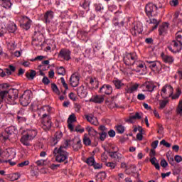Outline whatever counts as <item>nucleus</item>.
Segmentation results:
<instances>
[{
	"instance_id": "46",
	"label": "nucleus",
	"mask_w": 182,
	"mask_h": 182,
	"mask_svg": "<svg viewBox=\"0 0 182 182\" xmlns=\"http://www.w3.org/2000/svg\"><path fill=\"white\" fill-rule=\"evenodd\" d=\"M176 112L178 114H182V100L179 101Z\"/></svg>"
},
{
	"instance_id": "31",
	"label": "nucleus",
	"mask_w": 182,
	"mask_h": 182,
	"mask_svg": "<svg viewBox=\"0 0 182 182\" xmlns=\"http://www.w3.org/2000/svg\"><path fill=\"white\" fill-rule=\"evenodd\" d=\"M82 141L85 146H90L92 144V140L87 136V134H85L82 138Z\"/></svg>"
},
{
	"instance_id": "3",
	"label": "nucleus",
	"mask_w": 182,
	"mask_h": 182,
	"mask_svg": "<svg viewBox=\"0 0 182 182\" xmlns=\"http://www.w3.org/2000/svg\"><path fill=\"white\" fill-rule=\"evenodd\" d=\"M65 144V146H60V149L55 148L53 153L55 155V161H57V163H64V164H68L69 153L65 149L69 146V141H66Z\"/></svg>"
},
{
	"instance_id": "4",
	"label": "nucleus",
	"mask_w": 182,
	"mask_h": 182,
	"mask_svg": "<svg viewBox=\"0 0 182 182\" xmlns=\"http://www.w3.org/2000/svg\"><path fill=\"white\" fill-rule=\"evenodd\" d=\"M137 61V54L136 53H127L124 57V63L127 66H134Z\"/></svg>"
},
{
	"instance_id": "21",
	"label": "nucleus",
	"mask_w": 182,
	"mask_h": 182,
	"mask_svg": "<svg viewBox=\"0 0 182 182\" xmlns=\"http://www.w3.org/2000/svg\"><path fill=\"white\" fill-rule=\"evenodd\" d=\"M23 19H24V22H26V23L23 24V29H26V31L29 30L31 25H32V20L29 19L28 16H23Z\"/></svg>"
},
{
	"instance_id": "63",
	"label": "nucleus",
	"mask_w": 182,
	"mask_h": 182,
	"mask_svg": "<svg viewBox=\"0 0 182 182\" xmlns=\"http://www.w3.org/2000/svg\"><path fill=\"white\" fill-rule=\"evenodd\" d=\"M42 82L44 85H49V83L50 82V81L49 80V78H48L47 77H44L43 78Z\"/></svg>"
},
{
	"instance_id": "34",
	"label": "nucleus",
	"mask_w": 182,
	"mask_h": 182,
	"mask_svg": "<svg viewBox=\"0 0 182 182\" xmlns=\"http://www.w3.org/2000/svg\"><path fill=\"white\" fill-rule=\"evenodd\" d=\"M16 24L11 23L8 26V31L9 32H10L11 33H14L16 31Z\"/></svg>"
},
{
	"instance_id": "58",
	"label": "nucleus",
	"mask_w": 182,
	"mask_h": 182,
	"mask_svg": "<svg viewBox=\"0 0 182 182\" xmlns=\"http://www.w3.org/2000/svg\"><path fill=\"white\" fill-rule=\"evenodd\" d=\"M161 167H164V168H166V167L168 166V164H167V161H166V159H163L161 161Z\"/></svg>"
},
{
	"instance_id": "2",
	"label": "nucleus",
	"mask_w": 182,
	"mask_h": 182,
	"mask_svg": "<svg viewBox=\"0 0 182 182\" xmlns=\"http://www.w3.org/2000/svg\"><path fill=\"white\" fill-rule=\"evenodd\" d=\"M18 96L19 91L16 89L2 90L0 92V105L2 102H6L9 105H16Z\"/></svg>"
},
{
	"instance_id": "30",
	"label": "nucleus",
	"mask_w": 182,
	"mask_h": 182,
	"mask_svg": "<svg viewBox=\"0 0 182 182\" xmlns=\"http://www.w3.org/2000/svg\"><path fill=\"white\" fill-rule=\"evenodd\" d=\"M144 86L146 89V90H148V92H153V90H154V87H156V86L153 85V83L149 82H146Z\"/></svg>"
},
{
	"instance_id": "22",
	"label": "nucleus",
	"mask_w": 182,
	"mask_h": 182,
	"mask_svg": "<svg viewBox=\"0 0 182 182\" xmlns=\"http://www.w3.org/2000/svg\"><path fill=\"white\" fill-rule=\"evenodd\" d=\"M168 29V24L167 23H165L159 26V35H164L165 33H167V31Z\"/></svg>"
},
{
	"instance_id": "57",
	"label": "nucleus",
	"mask_w": 182,
	"mask_h": 182,
	"mask_svg": "<svg viewBox=\"0 0 182 182\" xmlns=\"http://www.w3.org/2000/svg\"><path fill=\"white\" fill-rule=\"evenodd\" d=\"M36 164L38 166H45V160L41 159V160H38L36 162Z\"/></svg>"
},
{
	"instance_id": "49",
	"label": "nucleus",
	"mask_w": 182,
	"mask_h": 182,
	"mask_svg": "<svg viewBox=\"0 0 182 182\" xmlns=\"http://www.w3.org/2000/svg\"><path fill=\"white\" fill-rule=\"evenodd\" d=\"M95 162V158L93 157H90L87 159V164H88L89 166H93Z\"/></svg>"
},
{
	"instance_id": "18",
	"label": "nucleus",
	"mask_w": 182,
	"mask_h": 182,
	"mask_svg": "<svg viewBox=\"0 0 182 182\" xmlns=\"http://www.w3.org/2000/svg\"><path fill=\"white\" fill-rule=\"evenodd\" d=\"M77 93L78 96L81 98H85L87 96V92L85 88V86L82 85L77 89Z\"/></svg>"
},
{
	"instance_id": "11",
	"label": "nucleus",
	"mask_w": 182,
	"mask_h": 182,
	"mask_svg": "<svg viewBox=\"0 0 182 182\" xmlns=\"http://www.w3.org/2000/svg\"><path fill=\"white\" fill-rule=\"evenodd\" d=\"M143 32V26L140 23H137L131 30V33L133 36H137Z\"/></svg>"
},
{
	"instance_id": "24",
	"label": "nucleus",
	"mask_w": 182,
	"mask_h": 182,
	"mask_svg": "<svg viewBox=\"0 0 182 182\" xmlns=\"http://www.w3.org/2000/svg\"><path fill=\"white\" fill-rule=\"evenodd\" d=\"M30 140H33L34 137H36L38 134V132L35 129H28L27 130V133L26 134Z\"/></svg>"
},
{
	"instance_id": "5",
	"label": "nucleus",
	"mask_w": 182,
	"mask_h": 182,
	"mask_svg": "<svg viewBox=\"0 0 182 182\" xmlns=\"http://www.w3.org/2000/svg\"><path fill=\"white\" fill-rule=\"evenodd\" d=\"M146 65V66H148V68H150L152 72H155V73H160V70H161V63L158 61H151L150 60H147L145 61Z\"/></svg>"
},
{
	"instance_id": "62",
	"label": "nucleus",
	"mask_w": 182,
	"mask_h": 182,
	"mask_svg": "<svg viewBox=\"0 0 182 182\" xmlns=\"http://www.w3.org/2000/svg\"><path fill=\"white\" fill-rule=\"evenodd\" d=\"M146 99V95L144 94H138L137 95V100H144Z\"/></svg>"
},
{
	"instance_id": "37",
	"label": "nucleus",
	"mask_w": 182,
	"mask_h": 182,
	"mask_svg": "<svg viewBox=\"0 0 182 182\" xmlns=\"http://www.w3.org/2000/svg\"><path fill=\"white\" fill-rule=\"evenodd\" d=\"M5 132L7 134H12L16 132V128L14 126H11L5 129Z\"/></svg>"
},
{
	"instance_id": "19",
	"label": "nucleus",
	"mask_w": 182,
	"mask_h": 182,
	"mask_svg": "<svg viewBox=\"0 0 182 182\" xmlns=\"http://www.w3.org/2000/svg\"><path fill=\"white\" fill-rule=\"evenodd\" d=\"M53 19V11H48L44 14V21L46 23H50V21Z\"/></svg>"
},
{
	"instance_id": "40",
	"label": "nucleus",
	"mask_w": 182,
	"mask_h": 182,
	"mask_svg": "<svg viewBox=\"0 0 182 182\" xmlns=\"http://www.w3.org/2000/svg\"><path fill=\"white\" fill-rule=\"evenodd\" d=\"M139 133L136 134V139L137 140L141 141L143 140V134L141 133H143V128H141V127H139Z\"/></svg>"
},
{
	"instance_id": "43",
	"label": "nucleus",
	"mask_w": 182,
	"mask_h": 182,
	"mask_svg": "<svg viewBox=\"0 0 182 182\" xmlns=\"http://www.w3.org/2000/svg\"><path fill=\"white\" fill-rule=\"evenodd\" d=\"M180 95H181V90L180 88H177L176 94L172 96V99H178V97H180Z\"/></svg>"
},
{
	"instance_id": "10",
	"label": "nucleus",
	"mask_w": 182,
	"mask_h": 182,
	"mask_svg": "<svg viewBox=\"0 0 182 182\" xmlns=\"http://www.w3.org/2000/svg\"><path fill=\"white\" fill-rule=\"evenodd\" d=\"M117 151H119V149H117V151H114L108 150L107 151V154H109L111 159H113L116 161H120V160L123 159V156H122L121 154Z\"/></svg>"
},
{
	"instance_id": "44",
	"label": "nucleus",
	"mask_w": 182,
	"mask_h": 182,
	"mask_svg": "<svg viewBox=\"0 0 182 182\" xmlns=\"http://www.w3.org/2000/svg\"><path fill=\"white\" fill-rule=\"evenodd\" d=\"M88 79L90 85H92V86H95V85H99V82H97V79H96L95 77H89Z\"/></svg>"
},
{
	"instance_id": "53",
	"label": "nucleus",
	"mask_w": 182,
	"mask_h": 182,
	"mask_svg": "<svg viewBox=\"0 0 182 182\" xmlns=\"http://www.w3.org/2000/svg\"><path fill=\"white\" fill-rule=\"evenodd\" d=\"M74 107H75V112H77V113H79V112H80V109H82V105H80V104L75 103L74 105Z\"/></svg>"
},
{
	"instance_id": "64",
	"label": "nucleus",
	"mask_w": 182,
	"mask_h": 182,
	"mask_svg": "<svg viewBox=\"0 0 182 182\" xmlns=\"http://www.w3.org/2000/svg\"><path fill=\"white\" fill-rule=\"evenodd\" d=\"M174 160H175V161H176V163H181V161H182V158L181 156L176 155L174 157Z\"/></svg>"
},
{
	"instance_id": "52",
	"label": "nucleus",
	"mask_w": 182,
	"mask_h": 182,
	"mask_svg": "<svg viewBox=\"0 0 182 182\" xmlns=\"http://www.w3.org/2000/svg\"><path fill=\"white\" fill-rule=\"evenodd\" d=\"M160 144L165 146V147H168V148L171 147V144L170 143L166 141V140H164V139L161 141Z\"/></svg>"
},
{
	"instance_id": "42",
	"label": "nucleus",
	"mask_w": 182,
	"mask_h": 182,
	"mask_svg": "<svg viewBox=\"0 0 182 182\" xmlns=\"http://www.w3.org/2000/svg\"><path fill=\"white\" fill-rule=\"evenodd\" d=\"M99 136H100V140L101 141H105V140L106 139V137L107 136V132H100Z\"/></svg>"
},
{
	"instance_id": "56",
	"label": "nucleus",
	"mask_w": 182,
	"mask_h": 182,
	"mask_svg": "<svg viewBox=\"0 0 182 182\" xmlns=\"http://www.w3.org/2000/svg\"><path fill=\"white\" fill-rule=\"evenodd\" d=\"M95 11H97V12H100V11L103 9V6H102V4H95Z\"/></svg>"
},
{
	"instance_id": "7",
	"label": "nucleus",
	"mask_w": 182,
	"mask_h": 182,
	"mask_svg": "<svg viewBox=\"0 0 182 182\" xmlns=\"http://www.w3.org/2000/svg\"><path fill=\"white\" fill-rule=\"evenodd\" d=\"M145 12L149 18L157 16V6L153 3H149L145 7Z\"/></svg>"
},
{
	"instance_id": "61",
	"label": "nucleus",
	"mask_w": 182,
	"mask_h": 182,
	"mask_svg": "<svg viewBox=\"0 0 182 182\" xmlns=\"http://www.w3.org/2000/svg\"><path fill=\"white\" fill-rule=\"evenodd\" d=\"M60 164H52L51 165H50V168H51V170H56L58 167H60Z\"/></svg>"
},
{
	"instance_id": "17",
	"label": "nucleus",
	"mask_w": 182,
	"mask_h": 182,
	"mask_svg": "<svg viewBox=\"0 0 182 182\" xmlns=\"http://www.w3.org/2000/svg\"><path fill=\"white\" fill-rule=\"evenodd\" d=\"M161 58H162V60L165 63H168V65H171L174 62V58L171 55H165L164 53H161Z\"/></svg>"
},
{
	"instance_id": "50",
	"label": "nucleus",
	"mask_w": 182,
	"mask_h": 182,
	"mask_svg": "<svg viewBox=\"0 0 182 182\" xmlns=\"http://www.w3.org/2000/svg\"><path fill=\"white\" fill-rule=\"evenodd\" d=\"M167 103H168V100H163L160 102V109H164L166 106H167Z\"/></svg>"
},
{
	"instance_id": "48",
	"label": "nucleus",
	"mask_w": 182,
	"mask_h": 182,
	"mask_svg": "<svg viewBox=\"0 0 182 182\" xmlns=\"http://www.w3.org/2000/svg\"><path fill=\"white\" fill-rule=\"evenodd\" d=\"M108 159H109V156H107V154H106V152H104L101 155V161H103V163H106Z\"/></svg>"
},
{
	"instance_id": "55",
	"label": "nucleus",
	"mask_w": 182,
	"mask_h": 182,
	"mask_svg": "<svg viewBox=\"0 0 182 182\" xmlns=\"http://www.w3.org/2000/svg\"><path fill=\"white\" fill-rule=\"evenodd\" d=\"M60 80H61V83H62L63 87H65V90H68V89H69V87H68V84H66V82L65 81V78L61 77Z\"/></svg>"
},
{
	"instance_id": "8",
	"label": "nucleus",
	"mask_w": 182,
	"mask_h": 182,
	"mask_svg": "<svg viewBox=\"0 0 182 182\" xmlns=\"http://www.w3.org/2000/svg\"><path fill=\"white\" fill-rule=\"evenodd\" d=\"M161 92V96H163L164 97H171V96H173L174 90L173 89V87H171V85H166L163 87Z\"/></svg>"
},
{
	"instance_id": "25",
	"label": "nucleus",
	"mask_w": 182,
	"mask_h": 182,
	"mask_svg": "<svg viewBox=\"0 0 182 182\" xmlns=\"http://www.w3.org/2000/svg\"><path fill=\"white\" fill-rule=\"evenodd\" d=\"M35 76H36V71L33 70H31L26 73V77H27L28 80H33V79H35Z\"/></svg>"
},
{
	"instance_id": "29",
	"label": "nucleus",
	"mask_w": 182,
	"mask_h": 182,
	"mask_svg": "<svg viewBox=\"0 0 182 182\" xmlns=\"http://www.w3.org/2000/svg\"><path fill=\"white\" fill-rule=\"evenodd\" d=\"M29 140H31L26 134L23 135L21 139V143L23 144L24 146H31V144H29Z\"/></svg>"
},
{
	"instance_id": "33",
	"label": "nucleus",
	"mask_w": 182,
	"mask_h": 182,
	"mask_svg": "<svg viewBox=\"0 0 182 182\" xmlns=\"http://www.w3.org/2000/svg\"><path fill=\"white\" fill-rule=\"evenodd\" d=\"M139 89V84H134L132 85L129 88L126 90L127 93H133V92H136Z\"/></svg>"
},
{
	"instance_id": "54",
	"label": "nucleus",
	"mask_w": 182,
	"mask_h": 182,
	"mask_svg": "<svg viewBox=\"0 0 182 182\" xmlns=\"http://www.w3.org/2000/svg\"><path fill=\"white\" fill-rule=\"evenodd\" d=\"M29 165V161H24L20 164H18V167H25V166Z\"/></svg>"
},
{
	"instance_id": "27",
	"label": "nucleus",
	"mask_w": 182,
	"mask_h": 182,
	"mask_svg": "<svg viewBox=\"0 0 182 182\" xmlns=\"http://www.w3.org/2000/svg\"><path fill=\"white\" fill-rule=\"evenodd\" d=\"M80 6L83 8V9H87V11H89V6H90V1H89V0H81L80 3Z\"/></svg>"
},
{
	"instance_id": "35",
	"label": "nucleus",
	"mask_w": 182,
	"mask_h": 182,
	"mask_svg": "<svg viewBox=\"0 0 182 182\" xmlns=\"http://www.w3.org/2000/svg\"><path fill=\"white\" fill-rule=\"evenodd\" d=\"M20 176L19 173H11L9 175V178L11 180V181H15L19 178Z\"/></svg>"
},
{
	"instance_id": "16",
	"label": "nucleus",
	"mask_w": 182,
	"mask_h": 182,
	"mask_svg": "<svg viewBox=\"0 0 182 182\" xmlns=\"http://www.w3.org/2000/svg\"><path fill=\"white\" fill-rule=\"evenodd\" d=\"M75 122H76V115H75V114H72L69 116L68 119V129L70 132H73V130H75V128L73 127V123H75Z\"/></svg>"
},
{
	"instance_id": "20",
	"label": "nucleus",
	"mask_w": 182,
	"mask_h": 182,
	"mask_svg": "<svg viewBox=\"0 0 182 182\" xmlns=\"http://www.w3.org/2000/svg\"><path fill=\"white\" fill-rule=\"evenodd\" d=\"M90 102H93V103H103L105 102V96L95 95L90 100Z\"/></svg>"
},
{
	"instance_id": "60",
	"label": "nucleus",
	"mask_w": 182,
	"mask_h": 182,
	"mask_svg": "<svg viewBox=\"0 0 182 182\" xmlns=\"http://www.w3.org/2000/svg\"><path fill=\"white\" fill-rule=\"evenodd\" d=\"M92 166H94V168H95L96 170L102 168V164H97L95 162H94V164Z\"/></svg>"
},
{
	"instance_id": "28",
	"label": "nucleus",
	"mask_w": 182,
	"mask_h": 182,
	"mask_svg": "<svg viewBox=\"0 0 182 182\" xmlns=\"http://www.w3.org/2000/svg\"><path fill=\"white\" fill-rule=\"evenodd\" d=\"M63 137V134L61 132H57L55 135V138L53 139V144L55 146L58 144V141Z\"/></svg>"
},
{
	"instance_id": "12",
	"label": "nucleus",
	"mask_w": 182,
	"mask_h": 182,
	"mask_svg": "<svg viewBox=\"0 0 182 182\" xmlns=\"http://www.w3.org/2000/svg\"><path fill=\"white\" fill-rule=\"evenodd\" d=\"M59 58H62L64 60H70V50L66 48L61 49L58 54Z\"/></svg>"
},
{
	"instance_id": "38",
	"label": "nucleus",
	"mask_w": 182,
	"mask_h": 182,
	"mask_svg": "<svg viewBox=\"0 0 182 182\" xmlns=\"http://www.w3.org/2000/svg\"><path fill=\"white\" fill-rule=\"evenodd\" d=\"M176 40L182 44V31H178L176 33Z\"/></svg>"
},
{
	"instance_id": "26",
	"label": "nucleus",
	"mask_w": 182,
	"mask_h": 182,
	"mask_svg": "<svg viewBox=\"0 0 182 182\" xmlns=\"http://www.w3.org/2000/svg\"><path fill=\"white\" fill-rule=\"evenodd\" d=\"M1 6L6 9H9L11 6H12V3H11L10 0H1L0 1Z\"/></svg>"
},
{
	"instance_id": "45",
	"label": "nucleus",
	"mask_w": 182,
	"mask_h": 182,
	"mask_svg": "<svg viewBox=\"0 0 182 182\" xmlns=\"http://www.w3.org/2000/svg\"><path fill=\"white\" fill-rule=\"evenodd\" d=\"M51 89L54 93H56V95H59V89L58 88V86L55 83L51 84Z\"/></svg>"
},
{
	"instance_id": "15",
	"label": "nucleus",
	"mask_w": 182,
	"mask_h": 182,
	"mask_svg": "<svg viewBox=\"0 0 182 182\" xmlns=\"http://www.w3.org/2000/svg\"><path fill=\"white\" fill-rule=\"evenodd\" d=\"M79 80L80 78L77 74H73L70 78V85L73 86V87H76L79 85Z\"/></svg>"
},
{
	"instance_id": "6",
	"label": "nucleus",
	"mask_w": 182,
	"mask_h": 182,
	"mask_svg": "<svg viewBox=\"0 0 182 182\" xmlns=\"http://www.w3.org/2000/svg\"><path fill=\"white\" fill-rule=\"evenodd\" d=\"M31 97H32V91L27 90L20 97L19 101L22 106H28L31 103Z\"/></svg>"
},
{
	"instance_id": "1",
	"label": "nucleus",
	"mask_w": 182,
	"mask_h": 182,
	"mask_svg": "<svg viewBox=\"0 0 182 182\" xmlns=\"http://www.w3.org/2000/svg\"><path fill=\"white\" fill-rule=\"evenodd\" d=\"M52 108L49 106H44L38 111V116L41 117V127L43 130L48 131L52 127V117H50V111Z\"/></svg>"
},
{
	"instance_id": "36",
	"label": "nucleus",
	"mask_w": 182,
	"mask_h": 182,
	"mask_svg": "<svg viewBox=\"0 0 182 182\" xmlns=\"http://www.w3.org/2000/svg\"><path fill=\"white\" fill-rule=\"evenodd\" d=\"M89 136H92V137H96L97 136V131L95 130V129L90 127L87 129Z\"/></svg>"
},
{
	"instance_id": "32",
	"label": "nucleus",
	"mask_w": 182,
	"mask_h": 182,
	"mask_svg": "<svg viewBox=\"0 0 182 182\" xmlns=\"http://www.w3.org/2000/svg\"><path fill=\"white\" fill-rule=\"evenodd\" d=\"M112 82L114 83L116 89H120L121 87H123V86H124V83H123V82H122V80H113Z\"/></svg>"
},
{
	"instance_id": "14",
	"label": "nucleus",
	"mask_w": 182,
	"mask_h": 182,
	"mask_svg": "<svg viewBox=\"0 0 182 182\" xmlns=\"http://www.w3.org/2000/svg\"><path fill=\"white\" fill-rule=\"evenodd\" d=\"M113 92V89L112 86L109 85H103L102 87L100 89V93L102 95H112Z\"/></svg>"
},
{
	"instance_id": "9",
	"label": "nucleus",
	"mask_w": 182,
	"mask_h": 182,
	"mask_svg": "<svg viewBox=\"0 0 182 182\" xmlns=\"http://www.w3.org/2000/svg\"><path fill=\"white\" fill-rule=\"evenodd\" d=\"M171 45L174 48V49H173L171 46H168V49H169V50L171 51L172 53H177V52H180V50H181L182 49V43L177 41L176 39L173 40Z\"/></svg>"
},
{
	"instance_id": "41",
	"label": "nucleus",
	"mask_w": 182,
	"mask_h": 182,
	"mask_svg": "<svg viewBox=\"0 0 182 182\" xmlns=\"http://www.w3.org/2000/svg\"><path fill=\"white\" fill-rule=\"evenodd\" d=\"M134 66L135 68H136L137 70H140L139 69H143V68H144V63H140L139 60H136Z\"/></svg>"
},
{
	"instance_id": "23",
	"label": "nucleus",
	"mask_w": 182,
	"mask_h": 182,
	"mask_svg": "<svg viewBox=\"0 0 182 182\" xmlns=\"http://www.w3.org/2000/svg\"><path fill=\"white\" fill-rule=\"evenodd\" d=\"M85 118L89 122L91 123V124H94V126H98L99 125V122L97 121V118L89 115H85Z\"/></svg>"
},
{
	"instance_id": "39",
	"label": "nucleus",
	"mask_w": 182,
	"mask_h": 182,
	"mask_svg": "<svg viewBox=\"0 0 182 182\" xmlns=\"http://www.w3.org/2000/svg\"><path fill=\"white\" fill-rule=\"evenodd\" d=\"M57 73L61 76H65V75H66V70H65V68L60 67L57 69Z\"/></svg>"
},
{
	"instance_id": "13",
	"label": "nucleus",
	"mask_w": 182,
	"mask_h": 182,
	"mask_svg": "<svg viewBox=\"0 0 182 182\" xmlns=\"http://www.w3.org/2000/svg\"><path fill=\"white\" fill-rule=\"evenodd\" d=\"M71 143H73V149L75 151H77L82 149V141H80V139L75 137L71 141Z\"/></svg>"
},
{
	"instance_id": "47",
	"label": "nucleus",
	"mask_w": 182,
	"mask_h": 182,
	"mask_svg": "<svg viewBox=\"0 0 182 182\" xmlns=\"http://www.w3.org/2000/svg\"><path fill=\"white\" fill-rule=\"evenodd\" d=\"M117 132L120 134H123V133H124V127H123L122 125L117 126Z\"/></svg>"
},
{
	"instance_id": "59",
	"label": "nucleus",
	"mask_w": 182,
	"mask_h": 182,
	"mask_svg": "<svg viewBox=\"0 0 182 182\" xmlns=\"http://www.w3.org/2000/svg\"><path fill=\"white\" fill-rule=\"evenodd\" d=\"M108 135L109 136V137H114L116 136V132H114V130L113 129H110L108 132Z\"/></svg>"
},
{
	"instance_id": "51",
	"label": "nucleus",
	"mask_w": 182,
	"mask_h": 182,
	"mask_svg": "<svg viewBox=\"0 0 182 182\" xmlns=\"http://www.w3.org/2000/svg\"><path fill=\"white\" fill-rule=\"evenodd\" d=\"M107 167H110L112 170L116 168V164L113 162H108L106 164Z\"/></svg>"
}]
</instances>
